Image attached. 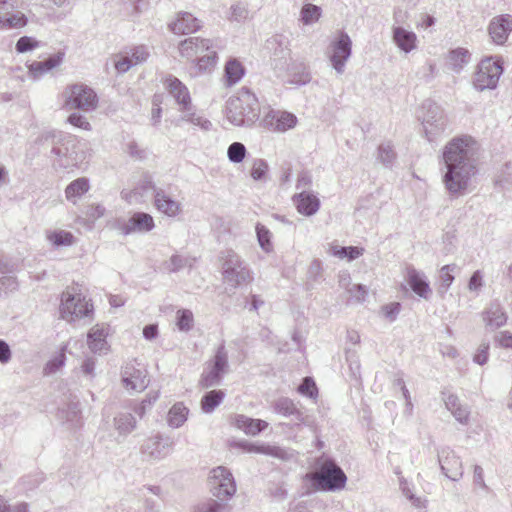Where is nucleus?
Masks as SVG:
<instances>
[{
  "label": "nucleus",
  "mask_w": 512,
  "mask_h": 512,
  "mask_svg": "<svg viewBox=\"0 0 512 512\" xmlns=\"http://www.w3.org/2000/svg\"><path fill=\"white\" fill-rule=\"evenodd\" d=\"M392 40L394 44L404 53H410L417 48L416 34L403 26H392Z\"/></svg>",
  "instance_id": "cd10ccee"
},
{
  "label": "nucleus",
  "mask_w": 512,
  "mask_h": 512,
  "mask_svg": "<svg viewBox=\"0 0 512 512\" xmlns=\"http://www.w3.org/2000/svg\"><path fill=\"white\" fill-rule=\"evenodd\" d=\"M212 43L209 39L189 37L179 44L180 55L187 60H194L206 51H209Z\"/></svg>",
  "instance_id": "b1692460"
},
{
  "label": "nucleus",
  "mask_w": 512,
  "mask_h": 512,
  "mask_svg": "<svg viewBox=\"0 0 512 512\" xmlns=\"http://www.w3.org/2000/svg\"><path fill=\"white\" fill-rule=\"evenodd\" d=\"M438 462L442 473L452 481H458L463 476V465L460 457L449 447L438 451Z\"/></svg>",
  "instance_id": "a211bd4d"
},
{
  "label": "nucleus",
  "mask_w": 512,
  "mask_h": 512,
  "mask_svg": "<svg viewBox=\"0 0 512 512\" xmlns=\"http://www.w3.org/2000/svg\"><path fill=\"white\" fill-rule=\"evenodd\" d=\"M176 324L179 330L189 331L193 326L192 312L187 309L178 310Z\"/></svg>",
  "instance_id": "5fc2aeb1"
},
{
  "label": "nucleus",
  "mask_w": 512,
  "mask_h": 512,
  "mask_svg": "<svg viewBox=\"0 0 512 512\" xmlns=\"http://www.w3.org/2000/svg\"><path fill=\"white\" fill-rule=\"evenodd\" d=\"M272 410L283 417H292L296 425H308L307 417L301 412L294 401L288 397H280L271 404Z\"/></svg>",
  "instance_id": "393cba45"
},
{
  "label": "nucleus",
  "mask_w": 512,
  "mask_h": 512,
  "mask_svg": "<svg viewBox=\"0 0 512 512\" xmlns=\"http://www.w3.org/2000/svg\"><path fill=\"white\" fill-rule=\"evenodd\" d=\"M27 22L26 15L19 10H14V7L0 15L1 30L22 28L27 25Z\"/></svg>",
  "instance_id": "f704fd0d"
},
{
  "label": "nucleus",
  "mask_w": 512,
  "mask_h": 512,
  "mask_svg": "<svg viewBox=\"0 0 512 512\" xmlns=\"http://www.w3.org/2000/svg\"><path fill=\"white\" fill-rule=\"evenodd\" d=\"M502 73L503 68L498 61L492 58L483 59L474 74V88L478 91L495 89Z\"/></svg>",
  "instance_id": "f8f14e48"
},
{
  "label": "nucleus",
  "mask_w": 512,
  "mask_h": 512,
  "mask_svg": "<svg viewBox=\"0 0 512 512\" xmlns=\"http://www.w3.org/2000/svg\"><path fill=\"white\" fill-rule=\"evenodd\" d=\"M347 292L357 302H363L368 294V289L362 284H353L351 287L346 288Z\"/></svg>",
  "instance_id": "e2e57ef3"
},
{
  "label": "nucleus",
  "mask_w": 512,
  "mask_h": 512,
  "mask_svg": "<svg viewBox=\"0 0 512 512\" xmlns=\"http://www.w3.org/2000/svg\"><path fill=\"white\" fill-rule=\"evenodd\" d=\"M209 488L214 497L220 501L229 500L236 492V484L231 472L219 466L210 472Z\"/></svg>",
  "instance_id": "ddd939ff"
},
{
  "label": "nucleus",
  "mask_w": 512,
  "mask_h": 512,
  "mask_svg": "<svg viewBox=\"0 0 512 512\" xmlns=\"http://www.w3.org/2000/svg\"><path fill=\"white\" fill-rule=\"evenodd\" d=\"M189 409L182 403H175L167 415V424L172 428L181 427L186 421L188 417Z\"/></svg>",
  "instance_id": "c9c22d12"
},
{
  "label": "nucleus",
  "mask_w": 512,
  "mask_h": 512,
  "mask_svg": "<svg viewBox=\"0 0 512 512\" xmlns=\"http://www.w3.org/2000/svg\"><path fill=\"white\" fill-rule=\"evenodd\" d=\"M512 31V16L502 14L492 18L488 26V32L492 41L497 45H503Z\"/></svg>",
  "instance_id": "5701e85b"
},
{
  "label": "nucleus",
  "mask_w": 512,
  "mask_h": 512,
  "mask_svg": "<svg viewBox=\"0 0 512 512\" xmlns=\"http://www.w3.org/2000/svg\"><path fill=\"white\" fill-rule=\"evenodd\" d=\"M223 282L236 289L253 280L252 272L242 258L233 250H227L222 257Z\"/></svg>",
  "instance_id": "0eeeda50"
},
{
  "label": "nucleus",
  "mask_w": 512,
  "mask_h": 512,
  "mask_svg": "<svg viewBox=\"0 0 512 512\" xmlns=\"http://www.w3.org/2000/svg\"><path fill=\"white\" fill-rule=\"evenodd\" d=\"M77 286L67 288L62 293L60 314L62 319L73 322L83 318H92L93 304L79 292Z\"/></svg>",
  "instance_id": "20e7f679"
},
{
  "label": "nucleus",
  "mask_w": 512,
  "mask_h": 512,
  "mask_svg": "<svg viewBox=\"0 0 512 512\" xmlns=\"http://www.w3.org/2000/svg\"><path fill=\"white\" fill-rule=\"evenodd\" d=\"M233 424L246 434L255 436L268 427V423L261 419H253L245 415H236Z\"/></svg>",
  "instance_id": "473e14b6"
},
{
  "label": "nucleus",
  "mask_w": 512,
  "mask_h": 512,
  "mask_svg": "<svg viewBox=\"0 0 512 512\" xmlns=\"http://www.w3.org/2000/svg\"><path fill=\"white\" fill-rule=\"evenodd\" d=\"M401 310V304L399 302H392L382 307V313L390 322L396 320Z\"/></svg>",
  "instance_id": "0e129e2a"
},
{
  "label": "nucleus",
  "mask_w": 512,
  "mask_h": 512,
  "mask_svg": "<svg viewBox=\"0 0 512 512\" xmlns=\"http://www.w3.org/2000/svg\"><path fill=\"white\" fill-rule=\"evenodd\" d=\"M487 331H495L505 326L508 320L504 307L499 302H491L481 313Z\"/></svg>",
  "instance_id": "412c9836"
},
{
  "label": "nucleus",
  "mask_w": 512,
  "mask_h": 512,
  "mask_svg": "<svg viewBox=\"0 0 512 512\" xmlns=\"http://www.w3.org/2000/svg\"><path fill=\"white\" fill-rule=\"evenodd\" d=\"M73 142L72 139L62 138L61 135L45 134L37 139L36 145L43 154L47 155L49 152L59 167L68 168L77 162L70 153V147L74 146Z\"/></svg>",
  "instance_id": "39448f33"
},
{
  "label": "nucleus",
  "mask_w": 512,
  "mask_h": 512,
  "mask_svg": "<svg viewBox=\"0 0 512 512\" xmlns=\"http://www.w3.org/2000/svg\"><path fill=\"white\" fill-rule=\"evenodd\" d=\"M470 54L464 48H457L450 52L449 60L455 71H460L469 60Z\"/></svg>",
  "instance_id": "09e8293b"
},
{
  "label": "nucleus",
  "mask_w": 512,
  "mask_h": 512,
  "mask_svg": "<svg viewBox=\"0 0 512 512\" xmlns=\"http://www.w3.org/2000/svg\"><path fill=\"white\" fill-rule=\"evenodd\" d=\"M377 159L385 166H390L396 159V153L390 142H384L378 147Z\"/></svg>",
  "instance_id": "49530a36"
},
{
  "label": "nucleus",
  "mask_w": 512,
  "mask_h": 512,
  "mask_svg": "<svg viewBox=\"0 0 512 512\" xmlns=\"http://www.w3.org/2000/svg\"><path fill=\"white\" fill-rule=\"evenodd\" d=\"M247 154L245 145L241 142H233L228 146L227 157L230 162L238 164L241 163Z\"/></svg>",
  "instance_id": "de8ad7c7"
},
{
  "label": "nucleus",
  "mask_w": 512,
  "mask_h": 512,
  "mask_svg": "<svg viewBox=\"0 0 512 512\" xmlns=\"http://www.w3.org/2000/svg\"><path fill=\"white\" fill-rule=\"evenodd\" d=\"M64 107L68 110L78 109L84 112L93 111L98 104L97 94L85 84H73L63 92Z\"/></svg>",
  "instance_id": "9d476101"
},
{
  "label": "nucleus",
  "mask_w": 512,
  "mask_h": 512,
  "mask_svg": "<svg viewBox=\"0 0 512 512\" xmlns=\"http://www.w3.org/2000/svg\"><path fill=\"white\" fill-rule=\"evenodd\" d=\"M63 58L64 53L58 52L44 61L33 62L29 66V71L35 78H38L59 66L62 63Z\"/></svg>",
  "instance_id": "72a5a7b5"
},
{
  "label": "nucleus",
  "mask_w": 512,
  "mask_h": 512,
  "mask_svg": "<svg viewBox=\"0 0 512 512\" xmlns=\"http://www.w3.org/2000/svg\"><path fill=\"white\" fill-rule=\"evenodd\" d=\"M312 185V176L309 172L303 171L298 174L296 189L308 191Z\"/></svg>",
  "instance_id": "774afa93"
},
{
  "label": "nucleus",
  "mask_w": 512,
  "mask_h": 512,
  "mask_svg": "<svg viewBox=\"0 0 512 512\" xmlns=\"http://www.w3.org/2000/svg\"><path fill=\"white\" fill-rule=\"evenodd\" d=\"M188 264V259L180 255H173L167 262L165 268L169 272H177Z\"/></svg>",
  "instance_id": "bf43d9fd"
},
{
  "label": "nucleus",
  "mask_w": 512,
  "mask_h": 512,
  "mask_svg": "<svg viewBox=\"0 0 512 512\" xmlns=\"http://www.w3.org/2000/svg\"><path fill=\"white\" fill-rule=\"evenodd\" d=\"M405 280L416 295L425 300L430 299L432 289L424 272L417 270L413 266H408L406 268Z\"/></svg>",
  "instance_id": "4be33fe9"
},
{
  "label": "nucleus",
  "mask_w": 512,
  "mask_h": 512,
  "mask_svg": "<svg viewBox=\"0 0 512 512\" xmlns=\"http://www.w3.org/2000/svg\"><path fill=\"white\" fill-rule=\"evenodd\" d=\"M297 118L294 114L269 108L260 120V126L273 132H285L295 127Z\"/></svg>",
  "instance_id": "dca6fc26"
},
{
  "label": "nucleus",
  "mask_w": 512,
  "mask_h": 512,
  "mask_svg": "<svg viewBox=\"0 0 512 512\" xmlns=\"http://www.w3.org/2000/svg\"><path fill=\"white\" fill-rule=\"evenodd\" d=\"M457 270V266L455 264H448L441 267L439 271V280L440 285L438 288V293L440 295H444L448 289L450 288L451 284L453 283L455 277L454 272Z\"/></svg>",
  "instance_id": "a19ab883"
},
{
  "label": "nucleus",
  "mask_w": 512,
  "mask_h": 512,
  "mask_svg": "<svg viewBox=\"0 0 512 512\" xmlns=\"http://www.w3.org/2000/svg\"><path fill=\"white\" fill-rule=\"evenodd\" d=\"M121 198L129 204H138L143 201V193L136 187L131 190L124 189L121 191Z\"/></svg>",
  "instance_id": "680f3d73"
},
{
  "label": "nucleus",
  "mask_w": 512,
  "mask_h": 512,
  "mask_svg": "<svg viewBox=\"0 0 512 512\" xmlns=\"http://www.w3.org/2000/svg\"><path fill=\"white\" fill-rule=\"evenodd\" d=\"M108 329L104 324H96L87 334V344L91 352L95 354H106L109 345L106 340Z\"/></svg>",
  "instance_id": "a878e982"
},
{
  "label": "nucleus",
  "mask_w": 512,
  "mask_h": 512,
  "mask_svg": "<svg viewBox=\"0 0 512 512\" xmlns=\"http://www.w3.org/2000/svg\"><path fill=\"white\" fill-rule=\"evenodd\" d=\"M352 55V40L344 31H338L331 39L326 56L337 74L342 75Z\"/></svg>",
  "instance_id": "1a4fd4ad"
},
{
  "label": "nucleus",
  "mask_w": 512,
  "mask_h": 512,
  "mask_svg": "<svg viewBox=\"0 0 512 512\" xmlns=\"http://www.w3.org/2000/svg\"><path fill=\"white\" fill-rule=\"evenodd\" d=\"M266 48L272 51L273 61L276 69H288L291 60L288 42L281 35H275L267 40Z\"/></svg>",
  "instance_id": "aec40b11"
},
{
  "label": "nucleus",
  "mask_w": 512,
  "mask_h": 512,
  "mask_svg": "<svg viewBox=\"0 0 512 512\" xmlns=\"http://www.w3.org/2000/svg\"><path fill=\"white\" fill-rule=\"evenodd\" d=\"M135 187L138 188V191L142 192L143 195L151 190L155 193V190L159 189L155 186L152 180V176L148 173H144L141 176L140 180L138 181Z\"/></svg>",
  "instance_id": "052dcab7"
},
{
  "label": "nucleus",
  "mask_w": 512,
  "mask_h": 512,
  "mask_svg": "<svg viewBox=\"0 0 512 512\" xmlns=\"http://www.w3.org/2000/svg\"><path fill=\"white\" fill-rule=\"evenodd\" d=\"M200 512H229L226 504L210 499L199 506Z\"/></svg>",
  "instance_id": "13d9d810"
},
{
  "label": "nucleus",
  "mask_w": 512,
  "mask_h": 512,
  "mask_svg": "<svg viewBox=\"0 0 512 512\" xmlns=\"http://www.w3.org/2000/svg\"><path fill=\"white\" fill-rule=\"evenodd\" d=\"M173 447L174 441L171 437L156 434L143 442L141 453L149 460H162L172 452Z\"/></svg>",
  "instance_id": "2eb2a0df"
},
{
  "label": "nucleus",
  "mask_w": 512,
  "mask_h": 512,
  "mask_svg": "<svg viewBox=\"0 0 512 512\" xmlns=\"http://www.w3.org/2000/svg\"><path fill=\"white\" fill-rule=\"evenodd\" d=\"M364 248L357 246H338L331 245L329 248V253L339 259H347L348 261H353L364 254Z\"/></svg>",
  "instance_id": "58836bf2"
},
{
  "label": "nucleus",
  "mask_w": 512,
  "mask_h": 512,
  "mask_svg": "<svg viewBox=\"0 0 512 512\" xmlns=\"http://www.w3.org/2000/svg\"><path fill=\"white\" fill-rule=\"evenodd\" d=\"M316 489L323 491H336L344 488L347 477L343 470L330 459L324 460L319 468L306 475Z\"/></svg>",
  "instance_id": "423d86ee"
},
{
  "label": "nucleus",
  "mask_w": 512,
  "mask_h": 512,
  "mask_svg": "<svg viewBox=\"0 0 512 512\" xmlns=\"http://www.w3.org/2000/svg\"><path fill=\"white\" fill-rule=\"evenodd\" d=\"M242 447L247 452L264 454L284 461L290 460L294 456L291 450L274 445L244 443L242 444Z\"/></svg>",
  "instance_id": "7c9ffc66"
},
{
  "label": "nucleus",
  "mask_w": 512,
  "mask_h": 512,
  "mask_svg": "<svg viewBox=\"0 0 512 512\" xmlns=\"http://www.w3.org/2000/svg\"><path fill=\"white\" fill-rule=\"evenodd\" d=\"M322 10L314 4H305L300 12V20L304 25H312L321 17Z\"/></svg>",
  "instance_id": "c03bdc74"
},
{
  "label": "nucleus",
  "mask_w": 512,
  "mask_h": 512,
  "mask_svg": "<svg viewBox=\"0 0 512 512\" xmlns=\"http://www.w3.org/2000/svg\"><path fill=\"white\" fill-rule=\"evenodd\" d=\"M489 347L490 346L488 342H482L480 344L473 358L475 363L479 365H484L487 363L489 358Z\"/></svg>",
  "instance_id": "338daca9"
},
{
  "label": "nucleus",
  "mask_w": 512,
  "mask_h": 512,
  "mask_svg": "<svg viewBox=\"0 0 512 512\" xmlns=\"http://www.w3.org/2000/svg\"><path fill=\"white\" fill-rule=\"evenodd\" d=\"M164 86L179 106L180 120L199 126L204 131H209L212 128L211 121L194 111L189 90L178 78L169 75L164 81Z\"/></svg>",
  "instance_id": "7ed1b4c3"
},
{
  "label": "nucleus",
  "mask_w": 512,
  "mask_h": 512,
  "mask_svg": "<svg viewBox=\"0 0 512 512\" xmlns=\"http://www.w3.org/2000/svg\"><path fill=\"white\" fill-rule=\"evenodd\" d=\"M297 391L306 397L316 399L318 396V389L315 381L311 377H305L299 385Z\"/></svg>",
  "instance_id": "603ef678"
},
{
  "label": "nucleus",
  "mask_w": 512,
  "mask_h": 512,
  "mask_svg": "<svg viewBox=\"0 0 512 512\" xmlns=\"http://www.w3.org/2000/svg\"><path fill=\"white\" fill-rule=\"evenodd\" d=\"M90 188L89 181L85 177L72 181L65 189L66 199L72 203H76L77 199L88 192Z\"/></svg>",
  "instance_id": "4c0bfd02"
},
{
  "label": "nucleus",
  "mask_w": 512,
  "mask_h": 512,
  "mask_svg": "<svg viewBox=\"0 0 512 512\" xmlns=\"http://www.w3.org/2000/svg\"><path fill=\"white\" fill-rule=\"evenodd\" d=\"M46 237L56 247L70 246L74 243L73 234L64 230L49 231Z\"/></svg>",
  "instance_id": "79ce46f5"
},
{
  "label": "nucleus",
  "mask_w": 512,
  "mask_h": 512,
  "mask_svg": "<svg viewBox=\"0 0 512 512\" xmlns=\"http://www.w3.org/2000/svg\"><path fill=\"white\" fill-rule=\"evenodd\" d=\"M418 117L421 120L424 135L431 143L436 141L448 126L443 109L429 100L422 104L421 114Z\"/></svg>",
  "instance_id": "6e6552de"
},
{
  "label": "nucleus",
  "mask_w": 512,
  "mask_h": 512,
  "mask_svg": "<svg viewBox=\"0 0 512 512\" xmlns=\"http://www.w3.org/2000/svg\"><path fill=\"white\" fill-rule=\"evenodd\" d=\"M59 417L69 423L71 427L81 424L80 407L78 403H71L66 409L60 411Z\"/></svg>",
  "instance_id": "37998d69"
},
{
  "label": "nucleus",
  "mask_w": 512,
  "mask_h": 512,
  "mask_svg": "<svg viewBox=\"0 0 512 512\" xmlns=\"http://www.w3.org/2000/svg\"><path fill=\"white\" fill-rule=\"evenodd\" d=\"M228 368V353L225 346L220 345L214 357L206 363L199 385L204 389L219 385Z\"/></svg>",
  "instance_id": "9b49d317"
},
{
  "label": "nucleus",
  "mask_w": 512,
  "mask_h": 512,
  "mask_svg": "<svg viewBox=\"0 0 512 512\" xmlns=\"http://www.w3.org/2000/svg\"><path fill=\"white\" fill-rule=\"evenodd\" d=\"M150 56L148 46L144 44L135 45L124 49L123 51L112 56L114 68L118 73L123 74L132 67L145 63Z\"/></svg>",
  "instance_id": "4468645a"
},
{
  "label": "nucleus",
  "mask_w": 512,
  "mask_h": 512,
  "mask_svg": "<svg viewBox=\"0 0 512 512\" xmlns=\"http://www.w3.org/2000/svg\"><path fill=\"white\" fill-rule=\"evenodd\" d=\"M39 44V41L33 37L22 36L17 40L15 49L18 53H26L38 48Z\"/></svg>",
  "instance_id": "6e6d98bb"
},
{
  "label": "nucleus",
  "mask_w": 512,
  "mask_h": 512,
  "mask_svg": "<svg viewBox=\"0 0 512 512\" xmlns=\"http://www.w3.org/2000/svg\"><path fill=\"white\" fill-rule=\"evenodd\" d=\"M478 142L470 135L456 136L442 150V181L451 197L464 196L478 172Z\"/></svg>",
  "instance_id": "f257e3e1"
},
{
  "label": "nucleus",
  "mask_w": 512,
  "mask_h": 512,
  "mask_svg": "<svg viewBox=\"0 0 512 512\" xmlns=\"http://www.w3.org/2000/svg\"><path fill=\"white\" fill-rule=\"evenodd\" d=\"M494 343L503 349H512V333L508 330L500 331L493 337Z\"/></svg>",
  "instance_id": "4d7b16f0"
},
{
  "label": "nucleus",
  "mask_w": 512,
  "mask_h": 512,
  "mask_svg": "<svg viewBox=\"0 0 512 512\" xmlns=\"http://www.w3.org/2000/svg\"><path fill=\"white\" fill-rule=\"evenodd\" d=\"M268 172V163L264 159H255L252 163L250 175L255 181L264 180Z\"/></svg>",
  "instance_id": "864d4df0"
},
{
  "label": "nucleus",
  "mask_w": 512,
  "mask_h": 512,
  "mask_svg": "<svg viewBox=\"0 0 512 512\" xmlns=\"http://www.w3.org/2000/svg\"><path fill=\"white\" fill-rule=\"evenodd\" d=\"M207 54L200 55L197 60V67L200 71H210L217 63V53L215 51H207Z\"/></svg>",
  "instance_id": "3c124183"
},
{
  "label": "nucleus",
  "mask_w": 512,
  "mask_h": 512,
  "mask_svg": "<svg viewBox=\"0 0 512 512\" xmlns=\"http://www.w3.org/2000/svg\"><path fill=\"white\" fill-rule=\"evenodd\" d=\"M78 341L77 340H72L70 339L67 344L62 348L61 352L55 356L51 361H49L45 368H44V371L46 374H51V373H55L57 370H59L65 363V351H67L68 347L74 343L76 344Z\"/></svg>",
  "instance_id": "a18cd8bd"
},
{
  "label": "nucleus",
  "mask_w": 512,
  "mask_h": 512,
  "mask_svg": "<svg viewBox=\"0 0 512 512\" xmlns=\"http://www.w3.org/2000/svg\"><path fill=\"white\" fill-rule=\"evenodd\" d=\"M297 211L304 216L316 214L320 208L319 198L310 191H300L292 197Z\"/></svg>",
  "instance_id": "bb28decb"
},
{
  "label": "nucleus",
  "mask_w": 512,
  "mask_h": 512,
  "mask_svg": "<svg viewBox=\"0 0 512 512\" xmlns=\"http://www.w3.org/2000/svg\"><path fill=\"white\" fill-rule=\"evenodd\" d=\"M200 21L189 12H180L176 19L169 24L170 30L175 34H189L197 31Z\"/></svg>",
  "instance_id": "c756f323"
},
{
  "label": "nucleus",
  "mask_w": 512,
  "mask_h": 512,
  "mask_svg": "<svg viewBox=\"0 0 512 512\" xmlns=\"http://www.w3.org/2000/svg\"><path fill=\"white\" fill-rule=\"evenodd\" d=\"M256 234H257V240L259 243V246L262 250L265 252H271L273 249V245L271 242V232L268 228H266L264 225L258 223L256 225Z\"/></svg>",
  "instance_id": "8fccbe9b"
},
{
  "label": "nucleus",
  "mask_w": 512,
  "mask_h": 512,
  "mask_svg": "<svg viewBox=\"0 0 512 512\" xmlns=\"http://www.w3.org/2000/svg\"><path fill=\"white\" fill-rule=\"evenodd\" d=\"M154 206L168 217H176L182 210L181 203L172 199L163 189L155 190Z\"/></svg>",
  "instance_id": "c85d7f7f"
},
{
  "label": "nucleus",
  "mask_w": 512,
  "mask_h": 512,
  "mask_svg": "<svg viewBox=\"0 0 512 512\" xmlns=\"http://www.w3.org/2000/svg\"><path fill=\"white\" fill-rule=\"evenodd\" d=\"M259 115L260 104L258 98L246 87H242L227 101L226 117L234 126L250 127L259 120Z\"/></svg>",
  "instance_id": "f03ea898"
},
{
  "label": "nucleus",
  "mask_w": 512,
  "mask_h": 512,
  "mask_svg": "<svg viewBox=\"0 0 512 512\" xmlns=\"http://www.w3.org/2000/svg\"><path fill=\"white\" fill-rule=\"evenodd\" d=\"M154 227L153 217L145 212H135L127 221L119 223V230L123 235L147 233Z\"/></svg>",
  "instance_id": "6ab92c4d"
},
{
  "label": "nucleus",
  "mask_w": 512,
  "mask_h": 512,
  "mask_svg": "<svg viewBox=\"0 0 512 512\" xmlns=\"http://www.w3.org/2000/svg\"><path fill=\"white\" fill-rule=\"evenodd\" d=\"M121 374L122 383L127 390L141 392L148 386L147 370L135 361L126 363Z\"/></svg>",
  "instance_id": "f3484780"
},
{
  "label": "nucleus",
  "mask_w": 512,
  "mask_h": 512,
  "mask_svg": "<svg viewBox=\"0 0 512 512\" xmlns=\"http://www.w3.org/2000/svg\"><path fill=\"white\" fill-rule=\"evenodd\" d=\"M225 80L228 86L235 85L245 74L242 63L235 59H229L225 64Z\"/></svg>",
  "instance_id": "e433bc0d"
},
{
  "label": "nucleus",
  "mask_w": 512,
  "mask_h": 512,
  "mask_svg": "<svg viewBox=\"0 0 512 512\" xmlns=\"http://www.w3.org/2000/svg\"><path fill=\"white\" fill-rule=\"evenodd\" d=\"M224 397L225 392L223 390H211L205 393L201 399V409L205 413H212Z\"/></svg>",
  "instance_id": "ea45409f"
},
{
  "label": "nucleus",
  "mask_w": 512,
  "mask_h": 512,
  "mask_svg": "<svg viewBox=\"0 0 512 512\" xmlns=\"http://www.w3.org/2000/svg\"><path fill=\"white\" fill-rule=\"evenodd\" d=\"M483 286V273L480 270H476L469 279L468 290L471 292H479Z\"/></svg>",
  "instance_id": "69168bd1"
},
{
  "label": "nucleus",
  "mask_w": 512,
  "mask_h": 512,
  "mask_svg": "<svg viewBox=\"0 0 512 512\" xmlns=\"http://www.w3.org/2000/svg\"><path fill=\"white\" fill-rule=\"evenodd\" d=\"M113 426L119 437L126 438L136 429L137 420L130 412H119L114 416Z\"/></svg>",
  "instance_id": "2f4dec72"
}]
</instances>
